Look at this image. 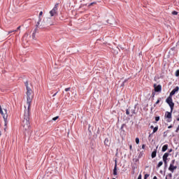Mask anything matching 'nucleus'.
<instances>
[{
    "instance_id": "c03bdc74",
    "label": "nucleus",
    "mask_w": 179,
    "mask_h": 179,
    "mask_svg": "<svg viewBox=\"0 0 179 179\" xmlns=\"http://www.w3.org/2000/svg\"><path fill=\"white\" fill-rule=\"evenodd\" d=\"M164 137L167 136V134H166V131L164 132Z\"/></svg>"
},
{
    "instance_id": "9b49d317",
    "label": "nucleus",
    "mask_w": 179,
    "mask_h": 179,
    "mask_svg": "<svg viewBox=\"0 0 179 179\" xmlns=\"http://www.w3.org/2000/svg\"><path fill=\"white\" fill-rule=\"evenodd\" d=\"M169 171H171L172 173H174V170H177V166H174L173 164H170L169 167Z\"/></svg>"
},
{
    "instance_id": "4468645a",
    "label": "nucleus",
    "mask_w": 179,
    "mask_h": 179,
    "mask_svg": "<svg viewBox=\"0 0 179 179\" xmlns=\"http://www.w3.org/2000/svg\"><path fill=\"white\" fill-rule=\"evenodd\" d=\"M157 155V147L151 154L152 159H155V157H156Z\"/></svg>"
},
{
    "instance_id": "f3484780",
    "label": "nucleus",
    "mask_w": 179,
    "mask_h": 179,
    "mask_svg": "<svg viewBox=\"0 0 179 179\" xmlns=\"http://www.w3.org/2000/svg\"><path fill=\"white\" fill-rule=\"evenodd\" d=\"M167 149H169V145L168 144H165L162 147V152H166V150H167Z\"/></svg>"
},
{
    "instance_id": "69168bd1",
    "label": "nucleus",
    "mask_w": 179,
    "mask_h": 179,
    "mask_svg": "<svg viewBox=\"0 0 179 179\" xmlns=\"http://www.w3.org/2000/svg\"><path fill=\"white\" fill-rule=\"evenodd\" d=\"M166 113H169V111H166Z\"/></svg>"
},
{
    "instance_id": "0e129e2a",
    "label": "nucleus",
    "mask_w": 179,
    "mask_h": 179,
    "mask_svg": "<svg viewBox=\"0 0 179 179\" xmlns=\"http://www.w3.org/2000/svg\"><path fill=\"white\" fill-rule=\"evenodd\" d=\"M1 132H0V136H1Z\"/></svg>"
},
{
    "instance_id": "6e6552de",
    "label": "nucleus",
    "mask_w": 179,
    "mask_h": 179,
    "mask_svg": "<svg viewBox=\"0 0 179 179\" xmlns=\"http://www.w3.org/2000/svg\"><path fill=\"white\" fill-rule=\"evenodd\" d=\"M154 92H162V85H156V84H154Z\"/></svg>"
},
{
    "instance_id": "423d86ee",
    "label": "nucleus",
    "mask_w": 179,
    "mask_h": 179,
    "mask_svg": "<svg viewBox=\"0 0 179 179\" xmlns=\"http://www.w3.org/2000/svg\"><path fill=\"white\" fill-rule=\"evenodd\" d=\"M3 120H4V125L5 127H6V125H8V113H1Z\"/></svg>"
},
{
    "instance_id": "de8ad7c7",
    "label": "nucleus",
    "mask_w": 179,
    "mask_h": 179,
    "mask_svg": "<svg viewBox=\"0 0 179 179\" xmlns=\"http://www.w3.org/2000/svg\"><path fill=\"white\" fill-rule=\"evenodd\" d=\"M178 131H179V127L176 129V132H178Z\"/></svg>"
},
{
    "instance_id": "e433bc0d",
    "label": "nucleus",
    "mask_w": 179,
    "mask_h": 179,
    "mask_svg": "<svg viewBox=\"0 0 179 179\" xmlns=\"http://www.w3.org/2000/svg\"><path fill=\"white\" fill-rule=\"evenodd\" d=\"M131 108H129V109H127V110H126V113H129V111H131Z\"/></svg>"
},
{
    "instance_id": "864d4df0",
    "label": "nucleus",
    "mask_w": 179,
    "mask_h": 179,
    "mask_svg": "<svg viewBox=\"0 0 179 179\" xmlns=\"http://www.w3.org/2000/svg\"><path fill=\"white\" fill-rule=\"evenodd\" d=\"M93 3H91L90 4V6H92V5H93Z\"/></svg>"
},
{
    "instance_id": "f8f14e48",
    "label": "nucleus",
    "mask_w": 179,
    "mask_h": 179,
    "mask_svg": "<svg viewBox=\"0 0 179 179\" xmlns=\"http://www.w3.org/2000/svg\"><path fill=\"white\" fill-rule=\"evenodd\" d=\"M143 155H144L143 151H141L139 152L138 159H136V163H137V162H139V159H142V157H143Z\"/></svg>"
},
{
    "instance_id": "aec40b11",
    "label": "nucleus",
    "mask_w": 179,
    "mask_h": 179,
    "mask_svg": "<svg viewBox=\"0 0 179 179\" xmlns=\"http://www.w3.org/2000/svg\"><path fill=\"white\" fill-rule=\"evenodd\" d=\"M162 166H163V161H161L158 163V164L157 165V169H160Z\"/></svg>"
},
{
    "instance_id": "b1692460",
    "label": "nucleus",
    "mask_w": 179,
    "mask_h": 179,
    "mask_svg": "<svg viewBox=\"0 0 179 179\" xmlns=\"http://www.w3.org/2000/svg\"><path fill=\"white\" fill-rule=\"evenodd\" d=\"M158 121H160V117L159 116L155 117V122H158Z\"/></svg>"
},
{
    "instance_id": "a878e982",
    "label": "nucleus",
    "mask_w": 179,
    "mask_h": 179,
    "mask_svg": "<svg viewBox=\"0 0 179 179\" xmlns=\"http://www.w3.org/2000/svg\"><path fill=\"white\" fill-rule=\"evenodd\" d=\"M155 96H156V92L155 91H152V95H151V97H155Z\"/></svg>"
},
{
    "instance_id": "9d476101",
    "label": "nucleus",
    "mask_w": 179,
    "mask_h": 179,
    "mask_svg": "<svg viewBox=\"0 0 179 179\" xmlns=\"http://www.w3.org/2000/svg\"><path fill=\"white\" fill-rule=\"evenodd\" d=\"M179 90V87L176 86L171 92L169 96H174V94H176V93H177V92H178Z\"/></svg>"
},
{
    "instance_id": "4be33fe9",
    "label": "nucleus",
    "mask_w": 179,
    "mask_h": 179,
    "mask_svg": "<svg viewBox=\"0 0 179 179\" xmlns=\"http://www.w3.org/2000/svg\"><path fill=\"white\" fill-rule=\"evenodd\" d=\"M175 76H176V78H178L179 76V69H178L176 73H175Z\"/></svg>"
},
{
    "instance_id": "a211bd4d",
    "label": "nucleus",
    "mask_w": 179,
    "mask_h": 179,
    "mask_svg": "<svg viewBox=\"0 0 179 179\" xmlns=\"http://www.w3.org/2000/svg\"><path fill=\"white\" fill-rule=\"evenodd\" d=\"M36 33H37V28L34 29L33 34H32V38L33 40H36Z\"/></svg>"
},
{
    "instance_id": "49530a36",
    "label": "nucleus",
    "mask_w": 179,
    "mask_h": 179,
    "mask_svg": "<svg viewBox=\"0 0 179 179\" xmlns=\"http://www.w3.org/2000/svg\"><path fill=\"white\" fill-rule=\"evenodd\" d=\"M129 149H130V150H132V145H129Z\"/></svg>"
},
{
    "instance_id": "ea45409f",
    "label": "nucleus",
    "mask_w": 179,
    "mask_h": 179,
    "mask_svg": "<svg viewBox=\"0 0 179 179\" xmlns=\"http://www.w3.org/2000/svg\"><path fill=\"white\" fill-rule=\"evenodd\" d=\"M58 94V92H57L56 93H55L53 95H52V97H55V95Z\"/></svg>"
},
{
    "instance_id": "7ed1b4c3",
    "label": "nucleus",
    "mask_w": 179,
    "mask_h": 179,
    "mask_svg": "<svg viewBox=\"0 0 179 179\" xmlns=\"http://www.w3.org/2000/svg\"><path fill=\"white\" fill-rule=\"evenodd\" d=\"M166 102L169 104L171 108V113H173V109L174 108V102H173V96L169 95L166 99Z\"/></svg>"
},
{
    "instance_id": "052dcab7",
    "label": "nucleus",
    "mask_w": 179,
    "mask_h": 179,
    "mask_svg": "<svg viewBox=\"0 0 179 179\" xmlns=\"http://www.w3.org/2000/svg\"><path fill=\"white\" fill-rule=\"evenodd\" d=\"M117 155H118V152H117V153L115 154V156H117Z\"/></svg>"
},
{
    "instance_id": "39448f33",
    "label": "nucleus",
    "mask_w": 179,
    "mask_h": 179,
    "mask_svg": "<svg viewBox=\"0 0 179 179\" xmlns=\"http://www.w3.org/2000/svg\"><path fill=\"white\" fill-rule=\"evenodd\" d=\"M169 152H166L162 157L163 162L164 163V170L167 169V157H169Z\"/></svg>"
},
{
    "instance_id": "680f3d73",
    "label": "nucleus",
    "mask_w": 179,
    "mask_h": 179,
    "mask_svg": "<svg viewBox=\"0 0 179 179\" xmlns=\"http://www.w3.org/2000/svg\"><path fill=\"white\" fill-rule=\"evenodd\" d=\"M134 108H136V105L134 106Z\"/></svg>"
},
{
    "instance_id": "bf43d9fd",
    "label": "nucleus",
    "mask_w": 179,
    "mask_h": 179,
    "mask_svg": "<svg viewBox=\"0 0 179 179\" xmlns=\"http://www.w3.org/2000/svg\"><path fill=\"white\" fill-rule=\"evenodd\" d=\"M4 131H6V127L4 128Z\"/></svg>"
},
{
    "instance_id": "603ef678",
    "label": "nucleus",
    "mask_w": 179,
    "mask_h": 179,
    "mask_svg": "<svg viewBox=\"0 0 179 179\" xmlns=\"http://www.w3.org/2000/svg\"><path fill=\"white\" fill-rule=\"evenodd\" d=\"M48 24H49L50 26H52V24L51 23H48Z\"/></svg>"
},
{
    "instance_id": "72a5a7b5",
    "label": "nucleus",
    "mask_w": 179,
    "mask_h": 179,
    "mask_svg": "<svg viewBox=\"0 0 179 179\" xmlns=\"http://www.w3.org/2000/svg\"><path fill=\"white\" fill-rule=\"evenodd\" d=\"M88 131L90 134H92V130L90 129V124H89Z\"/></svg>"
},
{
    "instance_id": "393cba45",
    "label": "nucleus",
    "mask_w": 179,
    "mask_h": 179,
    "mask_svg": "<svg viewBox=\"0 0 179 179\" xmlns=\"http://www.w3.org/2000/svg\"><path fill=\"white\" fill-rule=\"evenodd\" d=\"M172 15H173V16H176V15H178V12H177V11H176V10H173V11L172 12Z\"/></svg>"
},
{
    "instance_id": "473e14b6",
    "label": "nucleus",
    "mask_w": 179,
    "mask_h": 179,
    "mask_svg": "<svg viewBox=\"0 0 179 179\" xmlns=\"http://www.w3.org/2000/svg\"><path fill=\"white\" fill-rule=\"evenodd\" d=\"M64 90L65 92H69V90H71V87L66 88Z\"/></svg>"
},
{
    "instance_id": "79ce46f5",
    "label": "nucleus",
    "mask_w": 179,
    "mask_h": 179,
    "mask_svg": "<svg viewBox=\"0 0 179 179\" xmlns=\"http://www.w3.org/2000/svg\"><path fill=\"white\" fill-rule=\"evenodd\" d=\"M3 110L5 111V113H8V110L6 108H3Z\"/></svg>"
},
{
    "instance_id": "f704fd0d",
    "label": "nucleus",
    "mask_w": 179,
    "mask_h": 179,
    "mask_svg": "<svg viewBox=\"0 0 179 179\" xmlns=\"http://www.w3.org/2000/svg\"><path fill=\"white\" fill-rule=\"evenodd\" d=\"M171 152H173V149L168 150L169 155H170V153H171Z\"/></svg>"
},
{
    "instance_id": "f257e3e1",
    "label": "nucleus",
    "mask_w": 179,
    "mask_h": 179,
    "mask_svg": "<svg viewBox=\"0 0 179 179\" xmlns=\"http://www.w3.org/2000/svg\"><path fill=\"white\" fill-rule=\"evenodd\" d=\"M26 90H27V101L28 104V110L30 108V104H31V101H33V96H34V94H33V90H31V88L29 87V82L26 81L24 83Z\"/></svg>"
},
{
    "instance_id": "c9c22d12",
    "label": "nucleus",
    "mask_w": 179,
    "mask_h": 179,
    "mask_svg": "<svg viewBox=\"0 0 179 179\" xmlns=\"http://www.w3.org/2000/svg\"><path fill=\"white\" fill-rule=\"evenodd\" d=\"M168 177H169V178H171V177H173V174L169 173V174H168Z\"/></svg>"
},
{
    "instance_id": "0eeeda50",
    "label": "nucleus",
    "mask_w": 179,
    "mask_h": 179,
    "mask_svg": "<svg viewBox=\"0 0 179 179\" xmlns=\"http://www.w3.org/2000/svg\"><path fill=\"white\" fill-rule=\"evenodd\" d=\"M107 23L110 24V26H113V24H115V19H114V17L110 16V19L107 20Z\"/></svg>"
},
{
    "instance_id": "13d9d810",
    "label": "nucleus",
    "mask_w": 179,
    "mask_h": 179,
    "mask_svg": "<svg viewBox=\"0 0 179 179\" xmlns=\"http://www.w3.org/2000/svg\"><path fill=\"white\" fill-rule=\"evenodd\" d=\"M150 136H152V134H150V135H149V138H150Z\"/></svg>"
},
{
    "instance_id": "f03ea898",
    "label": "nucleus",
    "mask_w": 179,
    "mask_h": 179,
    "mask_svg": "<svg viewBox=\"0 0 179 179\" xmlns=\"http://www.w3.org/2000/svg\"><path fill=\"white\" fill-rule=\"evenodd\" d=\"M23 118V127L25 129H27L30 127V113H24Z\"/></svg>"
},
{
    "instance_id": "bb28decb",
    "label": "nucleus",
    "mask_w": 179,
    "mask_h": 179,
    "mask_svg": "<svg viewBox=\"0 0 179 179\" xmlns=\"http://www.w3.org/2000/svg\"><path fill=\"white\" fill-rule=\"evenodd\" d=\"M41 16H43V11H41L38 15V19H41Z\"/></svg>"
},
{
    "instance_id": "e2e57ef3",
    "label": "nucleus",
    "mask_w": 179,
    "mask_h": 179,
    "mask_svg": "<svg viewBox=\"0 0 179 179\" xmlns=\"http://www.w3.org/2000/svg\"><path fill=\"white\" fill-rule=\"evenodd\" d=\"M165 179H167V176L165 178Z\"/></svg>"
},
{
    "instance_id": "4c0bfd02",
    "label": "nucleus",
    "mask_w": 179,
    "mask_h": 179,
    "mask_svg": "<svg viewBox=\"0 0 179 179\" xmlns=\"http://www.w3.org/2000/svg\"><path fill=\"white\" fill-rule=\"evenodd\" d=\"M137 179H142V174H140Z\"/></svg>"
},
{
    "instance_id": "412c9836",
    "label": "nucleus",
    "mask_w": 179,
    "mask_h": 179,
    "mask_svg": "<svg viewBox=\"0 0 179 179\" xmlns=\"http://www.w3.org/2000/svg\"><path fill=\"white\" fill-rule=\"evenodd\" d=\"M117 166H115L114 169H113V176H117Z\"/></svg>"
},
{
    "instance_id": "a19ab883",
    "label": "nucleus",
    "mask_w": 179,
    "mask_h": 179,
    "mask_svg": "<svg viewBox=\"0 0 179 179\" xmlns=\"http://www.w3.org/2000/svg\"><path fill=\"white\" fill-rule=\"evenodd\" d=\"M115 166L117 167V159L115 160Z\"/></svg>"
},
{
    "instance_id": "ddd939ff",
    "label": "nucleus",
    "mask_w": 179,
    "mask_h": 179,
    "mask_svg": "<svg viewBox=\"0 0 179 179\" xmlns=\"http://www.w3.org/2000/svg\"><path fill=\"white\" fill-rule=\"evenodd\" d=\"M125 127V128H127V124H122L121 127H120V134H122V135H124V134H125V130H124V127Z\"/></svg>"
},
{
    "instance_id": "8fccbe9b",
    "label": "nucleus",
    "mask_w": 179,
    "mask_h": 179,
    "mask_svg": "<svg viewBox=\"0 0 179 179\" xmlns=\"http://www.w3.org/2000/svg\"><path fill=\"white\" fill-rule=\"evenodd\" d=\"M126 82H127V80H124V81L123 82L122 86H124V83H126Z\"/></svg>"
},
{
    "instance_id": "20e7f679",
    "label": "nucleus",
    "mask_w": 179,
    "mask_h": 179,
    "mask_svg": "<svg viewBox=\"0 0 179 179\" xmlns=\"http://www.w3.org/2000/svg\"><path fill=\"white\" fill-rule=\"evenodd\" d=\"M59 3H56L54 8L50 11V15L52 17L53 16H57V12L58 10Z\"/></svg>"
},
{
    "instance_id": "a18cd8bd",
    "label": "nucleus",
    "mask_w": 179,
    "mask_h": 179,
    "mask_svg": "<svg viewBox=\"0 0 179 179\" xmlns=\"http://www.w3.org/2000/svg\"><path fill=\"white\" fill-rule=\"evenodd\" d=\"M131 113H136V110H133L131 109Z\"/></svg>"
},
{
    "instance_id": "5fc2aeb1",
    "label": "nucleus",
    "mask_w": 179,
    "mask_h": 179,
    "mask_svg": "<svg viewBox=\"0 0 179 179\" xmlns=\"http://www.w3.org/2000/svg\"><path fill=\"white\" fill-rule=\"evenodd\" d=\"M20 29V27H18L17 28V30H19Z\"/></svg>"
},
{
    "instance_id": "1a4fd4ad",
    "label": "nucleus",
    "mask_w": 179,
    "mask_h": 179,
    "mask_svg": "<svg viewBox=\"0 0 179 179\" xmlns=\"http://www.w3.org/2000/svg\"><path fill=\"white\" fill-rule=\"evenodd\" d=\"M164 117H165V118H167L166 121H167L168 122H171V121H172L171 113H165Z\"/></svg>"
},
{
    "instance_id": "c756f323",
    "label": "nucleus",
    "mask_w": 179,
    "mask_h": 179,
    "mask_svg": "<svg viewBox=\"0 0 179 179\" xmlns=\"http://www.w3.org/2000/svg\"><path fill=\"white\" fill-rule=\"evenodd\" d=\"M174 163H176V159H173L170 164H172V166H173Z\"/></svg>"
},
{
    "instance_id": "2eb2a0df",
    "label": "nucleus",
    "mask_w": 179,
    "mask_h": 179,
    "mask_svg": "<svg viewBox=\"0 0 179 179\" xmlns=\"http://www.w3.org/2000/svg\"><path fill=\"white\" fill-rule=\"evenodd\" d=\"M150 129H153L152 134H156V132H157L158 129H159V127H153L152 125L150 126Z\"/></svg>"
},
{
    "instance_id": "4d7b16f0",
    "label": "nucleus",
    "mask_w": 179,
    "mask_h": 179,
    "mask_svg": "<svg viewBox=\"0 0 179 179\" xmlns=\"http://www.w3.org/2000/svg\"><path fill=\"white\" fill-rule=\"evenodd\" d=\"M126 114H127V115H129V113H127Z\"/></svg>"
},
{
    "instance_id": "c85d7f7f",
    "label": "nucleus",
    "mask_w": 179,
    "mask_h": 179,
    "mask_svg": "<svg viewBox=\"0 0 179 179\" xmlns=\"http://www.w3.org/2000/svg\"><path fill=\"white\" fill-rule=\"evenodd\" d=\"M136 143L139 145V138H136Z\"/></svg>"
},
{
    "instance_id": "6ab92c4d",
    "label": "nucleus",
    "mask_w": 179,
    "mask_h": 179,
    "mask_svg": "<svg viewBox=\"0 0 179 179\" xmlns=\"http://www.w3.org/2000/svg\"><path fill=\"white\" fill-rule=\"evenodd\" d=\"M41 22V18H38V22L36 24V28L35 29H36V30L38 28V26H40V22Z\"/></svg>"
},
{
    "instance_id": "7c9ffc66",
    "label": "nucleus",
    "mask_w": 179,
    "mask_h": 179,
    "mask_svg": "<svg viewBox=\"0 0 179 179\" xmlns=\"http://www.w3.org/2000/svg\"><path fill=\"white\" fill-rule=\"evenodd\" d=\"M149 174H145V176H144V179H148V178L149 177Z\"/></svg>"
},
{
    "instance_id": "5701e85b",
    "label": "nucleus",
    "mask_w": 179,
    "mask_h": 179,
    "mask_svg": "<svg viewBox=\"0 0 179 179\" xmlns=\"http://www.w3.org/2000/svg\"><path fill=\"white\" fill-rule=\"evenodd\" d=\"M160 100H162V98H158L157 101L155 102V104L154 106H156L160 103Z\"/></svg>"
},
{
    "instance_id": "6e6d98bb",
    "label": "nucleus",
    "mask_w": 179,
    "mask_h": 179,
    "mask_svg": "<svg viewBox=\"0 0 179 179\" xmlns=\"http://www.w3.org/2000/svg\"><path fill=\"white\" fill-rule=\"evenodd\" d=\"M161 174H163V171H160Z\"/></svg>"
},
{
    "instance_id": "58836bf2",
    "label": "nucleus",
    "mask_w": 179,
    "mask_h": 179,
    "mask_svg": "<svg viewBox=\"0 0 179 179\" xmlns=\"http://www.w3.org/2000/svg\"><path fill=\"white\" fill-rule=\"evenodd\" d=\"M145 148H146V145L143 144V145H142V149H145Z\"/></svg>"
},
{
    "instance_id": "cd10ccee",
    "label": "nucleus",
    "mask_w": 179,
    "mask_h": 179,
    "mask_svg": "<svg viewBox=\"0 0 179 179\" xmlns=\"http://www.w3.org/2000/svg\"><path fill=\"white\" fill-rule=\"evenodd\" d=\"M59 118V116H56L52 118V121H57V120H58Z\"/></svg>"
},
{
    "instance_id": "37998d69",
    "label": "nucleus",
    "mask_w": 179,
    "mask_h": 179,
    "mask_svg": "<svg viewBox=\"0 0 179 179\" xmlns=\"http://www.w3.org/2000/svg\"><path fill=\"white\" fill-rule=\"evenodd\" d=\"M169 129H170L171 128H173V126L172 125H170L168 127Z\"/></svg>"
},
{
    "instance_id": "dca6fc26",
    "label": "nucleus",
    "mask_w": 179,
    "mask_h": 179,
    "mask_svg": "<svg viewBox=\"0 0 179 179\" xmlns=\"http://www.w3.org/2000/svg\"><path fill=\"white\" fill-rule=\"evenodd\" d=\"M110 143H111L110 142V140H108V138H106L104 141L105 146H110Z\"/></svg>"
},
{
    "instance_id": "09e8293b",
    "label": "nucleus",
    "mask_w": 179,
    "mask_h": 179,
    "mask_svg": "<svg viewBox=\"0 0 179 179\" xmlns=\"http://www.w3.org/2000/svg\"><path fill=\"white\" fill-rule=\"evenodd\" d=\"M119 48H121V50H124V48L121 47V45H119Z\"/></svg>"
},
{
    "instance_id": "3c124183",
    "label": "nucleus",
    "mask_w": 179,
    "mask_h": 179,
    "mask_svg": "<svg viewBox=\"0 0 179 179\" xmlns=\"http://www.w3.org/2000/svg\"><path fill=\"white\" fill-rule=\"evenodd\" d=\"M176 45H179V41L176 43Z\"/></svg>"
},
{
    "instance_id": "2f4dec72",
    "label": "nucleus",
    "mask_w": 179,
    "mask_h": 179,
    "mask_svg": "<svg viewBox=\"0 0 179 179\" xmlns=\"http://www.w3.org/2000/svg\"><path fill=\"white\" fill-rule=\"evenodd\" d=\"M10 33H13V31H8L6 35L9 36L10 34Z\"/></svg>"
}]
</instances>
